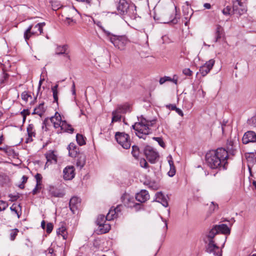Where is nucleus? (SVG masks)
<instances>
[{
	"instance_id": "36",
	"label": "nucleus",
	"mask_w": 256,
	"mask_h": 256,
	"mask_svg": "<svg viewBox=\"0 0 256 256\" xmlns=\"http://www.w3.org/2000/svg\"><path fill=\"white\" fill-rule=\"evenodd\" d=\"M39 112V116L41 117L46 111L44 107V102L40 104L38 107L36 108Z\"/></svg>"
},
{
	"instance_id": "17",
	"label": "nucleus",
	"mask_w": 256,
	"mask_h": 256,
	"mask_svg": "<svg viewBox=\"0 0 256 256\" xmlns=\"http://www.w3.org/2000/svg\"><path fill=\"white\" fill-rule=\"evenodd\" d=\"M242 140L244 144L256 142V134L253 131H248L244 134Z\"/></svg>"
},
{
	"instance_id": "57",
	"label": "nucleus",
	"mask_w": 256,
	"mask_h": 256,
	"mask_svg": "<svg viewBox=\"0 0 256 256\" xmlns=\"http://www.w3.org/2000/svg\"><path fill=\"white\" fill-rule=\"evenodd\" d=\"M175 110L180 116H183V115H184L183 112L180 108H176Z\"/></svg>"
},
{
	"instance_id": "21",
	"label": "nucleus",
	"mask_w": 256,
	"mask_h": 256,
	"mask_svg": "<svg viewBox=\"0 0 256 256\" xmlns=\"http://www.w3.org/2000/svg\"><path fill=\"white\" fill-rule=\"evenodd\" d=\"M50 122L53 124L54 126L56 128H61L62 118L59 114L56 112L54 116H52L50 118Z\"/></svg>"
},
{
	"instance_id": "7",
	"label": "nucleus",
	"mask_w": 256,
	"mask_h": 256,
	"mask_svg": "<svg viewBox=\"0 0 256 256\" xmlns=\"http://www.w3.org/2000/svg\"><path fill=\"white\" fill-rule=\"evenodd\" d=\"M115 138L117 142L125 149L130 148L131 144L130 136L128 134L121 132H116L115 134Z\"/></svg>"
},
{
	"instance_id": "48",
	"label": "nucleus",
	"mask_w": 256,
	"mask_h": 256,
	"mask_svg": "<svg viewBox=\"0 0 256 256\" xmlns=\"http://www.w3.org/2000/svg\"><path fill=\"white\" fill-rule=\"evenodd\" d=\"M40 186L41 185H37V184H36L34 188L32 191V193L34 195L36 194L38 192V191L41 188Z\"/></svg>"
},
{
	"instance_id": "10",
	"label": "nucleus",
	"mask_w": 256,
	"mask_h": 256,
	"mask_svg": "<svg viewBox=\"0 0 256 256\" xmlns=\"http://www.w3.org/2000/svg\"><path fill=\"white\" fill-rule=\"evenodd\" d=\"M233 12L241 16L247 11V8L242 0H236L233 3Z\"/></svg>"
},
{
	"instance_id": "35",
	"label": "nucleus",
	"mask_w": 256,
	"mask_h": 256,
	"mask_svg": "<svg viewBox=\"0 0 256 256\" xmlns=\"http://www.w3.org/2000/svg\"><path fill=\"white\" fill-rule=\"evenodd\" d=\"M76 140L80 146H83L86 144V142L84 136L80 134H77L76 136Z\"/></svg>"
},
{
	"instance_id": "62",
	"label": "nucleus",
	"mask_w": 256,
	"mask_h": 256,
	"mask_svg": "<svg viewBox=\"0 0 256 256\" xmlns=\"http://www.w3.org/2000/svg\"><path fill=\"white\" fill-rule=\"evenodd\" d=\"M41 227L43 228V229H45L46 228V223H45V222L44 220H42L41 222Z\"/></svg>"
},
{
	"instance_id": "5",
	"label": "nucleus",
	"mask_w": 256,
	"mask_h": 256,
	"mask_svg": "<svg viewBox=\"0 0 256 256\" xmlns=\"http://www.w3.org/2000/svg\"><path fill=\"white\" fill-rule=\"evenodd\" d=\"M179 16L177 14L176 6H174V8L172 10H164L160 18V20L161 23L168 24L172 22L176 24L178 22V19Z\"/></svg>"
},
{
	"instance_id": "40",
	"label": "nucleus",
	"mask_w": 256,
	"mask_h": 256,
	"mask_svg": "<svg viewBox=\"0 0 256 256\" xmlns=\"http://www.w3.org/2000/svg\"><path fill=\"white\" fill-rule=\"evenodd\" d=\"M21 96H22V98L26 102H27L28 100V98H32L30 94H28V92L26 91L22 92V94H21Z\"/></svg>"
},
{
	"instance_id": "50",
	"label": "nucleus",
	"mask_w": 256,
	"mask_h": 256,
	"mask_svg": "<svg viewBox=\"0 0 256 256\" xmlns=\"http://www.w3.org/2000/svg\"><path fill=\"white\" fill-rule=\"evenodd\" d=\"M250 123L253 126H256V116H254L250 120Z\"/></svg>"
},
{
	"instance_id": "32",
	"label": "nucleus",
	"mask_w": 256,
	"mask_h": 256,
	"mask_svg": "<svg viewBox=\"0 0 256 256\" xmlns=\"http://www.w3.org/2000/svg\"><path fill=\"white\" fill-rule=\"evenodd\" d=\"M86 164V156L84 155H80L76 162V166L82 168Z\"/></svg>"
},
{
	"instance_id": "43",
	"label": "nucleus",
	"mask_w": 256,
	"mask_h": 256,
	"mask_svg": "<svg viewBox=\"0 0 256 256\" xmlns=\"http://www.w3.org/2000/svg\"><path fill=\"white\" fill-rule=\"evenodd\" d=\"M140 166L142 168H148V164L147 162L144 158H142L140 160Z\"/></svg>"
},
{
	"instance_id": "34",
	"label": "nucleus",
	"mask_w": 256,
	"mask_h": 256,
	"mask_svg": "<svg viewBox=\"0 0 256 256\" xmlns=\"http://www.w3.org/2000/svg\"><path fill=\"white\" fill-rule=\"evenodd\" d=\"M132 154L135 158L137 159L138 158L140 154V150L138 146H132Z\"/></svg>"
},
{
	"instance_id": "44",
	"label": "nucleus",
	"mask_w": 256,
	"mask_h": 256,
	"mask_svg": "<svg viewBox=\"0 0 256 256\" xmlns=\"http://www.w3.org/2000/svg\"><path fill=\"white\" fill-rule=\"evenodd\" d=\"M53 230V224L50 223H48L46 226V232L48 234H50Z\"/></svg>"
},
{
	"instance_id": "18",
	"label": "nucleus",
	"mask_w": 256,
	"mask_h": 256,
	"mask_svg": "<svg viewBox=\"0 0 256 256\" xmlns=\"http://www.w3.org/2000/svg\"><path fill=\"white\" fill-rule=\"evenodd\" d=\"M80 200L76 196H73L70 200L69 206L70 210L73 214H75L80 206Z\"/></svg>"
},
{
	"instance_id": "60",
	"label": "nucleus",
	"mask_w": 256,
	"mask_h": 256,
	"mask_svg": "<svg viewBox=\"0 0 256 256\" xmlns=\"http://www.w3.org/2000/svg\"><path fill=\"white\" fill-rule=\"evenodd\" d=\"M28 178L26 176H23L22 177V183L24 184L27 182Z\"/></svg>"
},
{
	"instance_id": "30",
	"label": "nucleus",
	"mask_w": 256,
	"mask_h": 256,
	"mask_svg": "<svg viewBox=\"0 0 256 256\" xmlns=\"http://www.w3.org/2000/svg\"><path fill=\"white\" fill-rule=\"evenodd\" d=\"M58 84H56L54 86L52 87V96L54 98V102L58 104Z\"/></svg>"
},
{
	"instance_id": "37",
	"label": "nucleus",
	"mask_w": 256,
	"mask_h": 256,
	"mask_svg": "<svg viewBox=\"0 0 256 256\" xmlns=\"http://www.w3.org/2000/svg\"><path fill=\"white\" fill-rule=\"evenodd\" d=\"M18 230L17 228L12 230L10 233V238L11 240H14L18 235Z\"/></svg>"
},
{
	"instance_id": "3",
	"label": "nucleus",
	"mask_w": 256,
	"mask_h": 256,
	"mask_svg": "<svg viewBox=\"0 0 256 256\" xmlns=\"http://www.w3.org/2000/svg\"><path fill=\"white\" fill-rule=\"evenodd\" d=\"M103 31L106 35V39L120 50H124L126 45L130 42L127 36L125 35H115L104 29Z\"/></svg>"
},
{
	"instance_id": "39",
	"label": "nucleus",
	"mask_w": 256,
	"mask_h": 256,
	"mask_svg": "<svg viewBox=\"0 0 256 256\" xmlns=\"http://www.w3.org/2000/svg\"><path fill=\"white\" fill-rule=\"evenodd\" d=\"M153 139L158 142L160 146L162 148H164L166 145L162 139L161 138L159 137H154Z\"/></svg>"
},
{
	"instance_id": "38",
	"label": "nucleus",
	"mask_w": 256,
	"mask_h": 256,
	"mask_svg": "<svg viewBox=\"0 0 256 256\" xmlns=\"http://www.w3.org/2000/svg\"><path fill=\"white\" fill-rule=\"evenodd\" d=\"M34 126L32 124H30L27 128V132L29 137H32L34 136L33 132Z\"/></svg>"
},
{
	"instance_id": "8",
	"label": "nucleus",
	"mask_w": 256,
	"mask_h": 256,
	"mask_svg": "<svg viewBox=\"0 0 256 256\" xmlns=\"http://www.w3.org/2000/svg\"><path fill=\"white\" fill-rule=\"evenodd\" d=\"M130 110V106L126 104L118 106L117 108L112 112V123L120 122L121 120L122 114H125Z\"/></svg>"
},
{
	"instance_id": "45",
	"label": "nucleus",
	"mask_w": 256,
	"mask_h": 256,
	"mask_svg": "<svg viewBox=\"0 0 256 256\" xmlns=\"http://www.w3.org/2000/svg\"><path fill=\"white\" fill-rule=\"evenodd\" d=\"M231 10V8L230 6H227L226 8L223 9L222 10V12L224 15L228 16L230 14V11Z\"/></svg>"
},
{
	"instance_id": "47",
	"label": "nucleus",
	"mask_w": 256,
	"mask_h": 256,
	"mask_svg": "<svg viewBox=\"0 0 256 256\" xmlns=\"http://www.w3.org/2000/svg\"><path fill=\"white\" fill-rule=\"evenodd\" d=\"M49 122H50V120L48 118H46L43 122L42 128L44 129V127H45V130H47L46 126L48 125Z\"/></svg>"
},
{
	"instance_id": "22",
	"label": "nucleus",
	"mask_w": 256,
	"mask_h": 256,
	"mask_svg": "<svg viewBox=\"0 0 256 256\" xmlns=\"http://www.w3.org/2000/svg\"><path fill=\"white\" fill-rule=\"evenodd\" d=\"M156 201L161 203L164 207H167L168 205L166 196L162 192H158L156 194Z\"/></svg>"
},
{
	"instance_id": "46",
	"label": "nucleus",
	"mask_w": 256,
	"mask_h": 256,
	"mask_svg": "<svg viewBox=\"0 0 256 256\" xmlns=\"http://www.w3.org/2000/svg\"><path fill=\"white\" fill-rule=\"evenodd\" d=\"M182 73L186 76H191L192 72L190 68H184L182 70Z\"/></svg>"
},
{
	"instance_id": "16",
	"label": "nucleus",
	"mask_w": 256,
	"mask_h": 256,
	"mask_svg": "<svg viewBox=\"0 0 256 256\" xmlns=\"http://www.w3.org/2000/svg\"><path fill=\"white\" fill-rule=\"evenodd\" d=\"M68 44L57 45L56 48V54L64 55L68 60H70V58L68 54Z\"/></svg>"
},
{
	"instance_id": "27",
	"label": "nucleus",
	"mask_w": 256,
	"mask_h": 256,
	"mask_svg": "<svg viewBox=\"0 0 256 256\" xmlns=\"http://www.w3.org/2000/svg\"><path fill=\"white\" fill-rule=\"evenodd\" d=\"M61 130L64 132L72 133L74 129L72 128L71 126L68 124L66 121L62 120L61 122Z\"/></svg>"
},
{
	"instance_id": "1",
	"label": "nucleus",
	"mask_w": 256,
	"mask_h": 256,
	"mask_svg": "<svg viewBox=\"0 0 256 256\" xmlns=\"http://www.w3.org/2000/svg\"><path fill=\"white\" fill-rule=\"evenodd\" d=\"M228 152L224 148H218L206 153V160L208 166L212 169L226 168Z\"/></svg>"
},
{
	"instance_id": "33",
	"label": "nucleus",
	"mask_w": 256,
	"mask_h": 256,
	"mask_svg": "<svg viewBox=\"0 0 256 256\" xmlns=\"http://www.w3.org/2000/svg\"><path fill=\"white\" fill-rule=\"evenodd\" d=\"M106 216H105L104 215L100 214L99 215L97 218L96 223L97 225L98 226H102V224H104L106 222V220H108L106 218Z\"/></svg>"
},
{
	"instance_id": "59",
	"label": "nucleus",
	"mask_w": 256,
	"mask_h": 256,
	"mask_svg": "<svg viewBox=\"0 0 256 256\" xmlns=\"http://www.w3.org/2000/svg\"><path fill=\"white\" fill-rule=\"evenodd\" d=\"M204 6L206 9H210L211 8V5L209 3H205L204 4Z\"/></svg>"
},
{
	"instance_id": "54",
	"label": "nucleus",
	"mask_w": 256,
	"mask_h": 256,
	"mask_svg": "<svg viewBox=\"0 0 256 256\" xmlns=\"http://www.w3.org/2000/svg\"><path fill=\"white\" fill-rule=\"evenodd\" d=\"M66 229L64 228H59L57 230V233L58 234H64L65 233Z\"/></svg>"
},
{
	"instance_id": "63",
	"label": "nucleus",
	"mask_w": 256,
	"mask_h": 256,
	"mask_svg": "<svg viewBox=\"0 0 256 256\" xmlns=\"http://www.w3.org/2000/svg\"><path fill=\"white\" fill-rule=\"evenodd\" d=\"M39 112L38 111V110L36 109V108L34 110V112H32V114H38L39 115Z\"/></svg>"
},
{
	"instance_id": "13",
	"label": "nucleus",
	"mask_w": 256,
	"mask_h": 256,
	"mask_svg": "<svg viewBox=\"0 0 256 256\" xmlns=\"http://www.w3.org/2000/svg\"><path fill=\"white\" fill-rule=\"evenodd\" d=\"M75 168L72 166H68L63 170V178L65 180H72L75 176Z\"/></svg>"
},
{
	"instance_id": "23",
	"label": "nucleus",
	"mask_w": 256,
	"mask_h": 256,
	"mask_svg": "<svg viewBox=\"0 0 256 256\" xmlns=\"http://www.w3.org/2000/svg\"><path fill=\"white\" fill-rule=\"evenodd\" d=\"M68 154L72 158L76 156L78 151V148H77L76 146L74 143H70L68 145Z\"/></svg>"
},
{
	"instance_id": "11",
	"label": "nucleus",
	"mask_w": 256,
	"mask_h": 256,
	"mask_svg": "<svg viewBox=\"0 0 256 256\" xmlns=\"http://www.w3.org/2000/svg\"><path fill=\"white\" fill-rule=\"evenodd\" d=\"M206 252L212 254L214 256H222V250L214 242H208L206 246Z\"/></svg>"
},
{
	"instance_id": "51",
	"label": "nucleus",
	"mask_w": 256,
	"mask_h": 256,
	"mask_svg": "<svg viewBox=\"0 0 256 256\" xmlns=\"http://www.w3.org/2000/svg\"><path fill=\"white\" fill-rule=\"evenodd\" d=\"M10 209L12 212H14L17 214L18 218H20V215L18 214L16 206H14V204L12 205V206L10 208Z\"/></svg>"
},
{
	"instance_id": "15",
	"label": "nucleus",
	"mask_w": 256,
	"mask_h": 256,
	"mask_svg": "<svg viewBox=\"0 0 256 256\" xmlns=\"http://www.w3.org/2000/svg\"><path fill=\"white\" fill-rule=\"evenodd\" d=\"M122 205H118L116 208H111L106 215V218L108 220H111L115 218H116L118 216L119 213H120L122 210Z\"/></svg>"
},
{
	"instance_id": "4",
	"label": "nucleus",
	"mask_w": 256,
	"mask_h": 256,
	"mask_svg": "<svg viewBox=\"0 0 256 256\" xmlns=\"http://www.w3.org/2000/svg\"><path fill=\"white\" fill-rule=\"evenodd\" d=\"M116 9L119 14H127L132 19H136V6L129 4L126 0H120Z\"/></svg>"
},
{
	"instance_id": "24",
	"label": "nucleus",
	"mask_w": 256,
	"mask_h": 256,
	"mask_svg": "<svg viewBox=\"0 0 256 256\" xmlns=\"http://www.w3.org/2000/svg\"><path fill=\"white\" fill-rule=\"evenodd\" d=\"M46 157L47 160V162H46V166L48 163H52V162L54 161V163L57 162L56 156L54 154V152L52 151H49L46 154Z\"/></svg>"
},
{
	"instance_id": "12",
	"label": "nucleus",
	"mask_w": 256,
	"mask_h": 256,
	"mask_svg": "<svg viewBox=\"0 0 256 256\" xmlns=\"http://www.w3.org/2000/svg\"><path fill=\"white\" fill-rule=\"evenodd\" d=\"M215 61L214 59H211L206 62L200 68V72L203 76H206L212 68Z\"/></svg>"
},
{
	"instance_id": "29",
	"label": "nucleus",
	"mask_w": 256,
	"mask_h": 256,
	"mask_svg": "<svg viewBox=\"0 0 256 256\" xmlns=\"http://www.w3.org/2000/svg\"><path fill=\"white\" fill-rule=\"evenodd\" d=\"M218 230L214 226L208 233V234L206 236L208 242H210L211 241L212 242H214L213 240V238H214L216 234H218Z\"/></svg>"
},
{
	"instance_id": "28",
	"label": "nucleus",
	"mask_w": 256,
	"mask_h": 256,
	"mask_svg": "<svg viewBox=\"0 0 256 256\" xmlns=\"http://www.w3.org/2000/svg\"><path fill=\"white\" fill-rule=\"evenodd\" d=\"M236 144V142H234L232 140H228L227 142V148L229 152L232 153V155L234 154Z\"/></svg>"
},
{
	"instance_id": "41",
	"label": "nucleus",
	"mask_w": 256,
	"mask_h": 256,
	"mask_svg": "<svg viewBox=\"0 0 256 256\" xmlns=\"http://www.w3.org/2000/svg\"><path fill=\"white\" fill-rule=\"evenodd\" d=\"M8 206V204L6 202L0 200V211H3Z\"/></svg>"
},
{
	"instance_id": "64",
	"label": "nucleus",
	"mask_w": 256,
	"mask_h": 256,
	"mask_svg": "<svg viewBox=\"0 0 256 256\" xmlns=\"http://www.w3.org/2000/svg\"><path fill=\"white\" fill-rule=\"evenodd\" d=\"M252 183V184L254 186L255 188L256 189V180H253Z\"/></svg>"
},
{
	"instance_id": "6",
	"label": "nucleus",
	"mask_w": 256,
	"mask_h": 256,
	"mask_svg": "<svg viewBox=\"0 0 256 256\" xmlns=\"http://www.w3.org/2000/svg\"><path fill=\"white\" fill-rule=\"evenodd\" d=\"M45 22L38 23L33 27L32 25H30L25 30L24 34V36L26 41L28 40L32 36H39L42 32L43 27L45 26Z\"/></svg>"
},
{
	"instance_id": "56",
	"label": "nucleus",
	"mask_w": 256,
	"mask_h": 256,
	"mask_svg": "<svg viewBox=\"0 0 256 256\" xmlns=\"http://www.w3.org/2000/svg\"><path fill=\"white\" fill-rule=\"evenodd\" d=\"M20 114L22 115H23V114H26V115H30V112L29 111V110L28 109H25V110H24L21 112H20Z\"/></svg>"
},
{
	"instance_id": "53",
	"label": "nucleus",
	"mask_w": 256,
	"mask_h": 256,
	"mask_svg": "<svg viewBox=\"0 0 256 256\" xmlns=\"http://www.w3.org/2000/svg\"><path fill=\"white\" fill-rule=\"evenodd\" d=\"M166 107L172 110H175L176 108V106L175 104H170L168 105H167Z\"/></svg>"
},
{
	"instance_id": "9",
	"label": "nucleus",
	"mask_w": 256,
	"mask_h": 256,
	"mask_svg": "<svg viewBox=\"0 0 256 256\" xmlns=\"http://www.w3.org/2000/svg\"><path fill=\"white\" fill-rule=\"evenodd\" d=\"M144 152L148 160L152 164L155 163L159 156L158 152L149 146L145 148Z\"/></svg>"
},
{
	"instance_id": "14",
	"label": "nucleus",
	"mask_w": 256,
	"mask_h": 256,
	"mask_svg": "<svg viewBox=\"0 0 256 256\" xmlns=\"http://www.w3.org/2000/svg\"><path fill=\"white\" fill-rule=\"evenodd\" d=\"M48 192L49 195L56 198H62L65 194L62 190L53 186H48Z\"/></svg>"
},
{
	"instance_id": "2",
	"label": "nucleus",
	"mask_w": 256,
	"mask_h": 256,
	"mask_svg": "<svg viewBox=\"0 0 256 256\" xmlns=\"http://www.w3.org/2000/svg\"><path fill=\"white\" fill-rule=\"evenodd\" d=\"M156 120H147L145 118L142 120L140 122H136L132 126L135 130L136 135L140 138L145 140L147 135L152 132L149 126H152L155 123Z\"/></svg>"
},
{
	"instance_id": "58",
	"label": "nucleus",
	"mask_w": 256,
	"mask_h": 256,
	"mask_svg": "<svg viewBox=\"0 0 256 256\" xmlns=\"http://www.w3.org/2000/svg\"><path fill=\"white\" fill-rule=\"evenodd\" d=\"M166 82V78H165V76L163 77V78H161L160 80V84H164Z\"/></svg>"
},
{
	"instance_id": "25",
	"label": "nucleus",
	"mask_w": 256,
	"mask_h": 256,
	"mask_svg": "<svg viewBox=\"0 0 256 256\" xmlns=\"http://www.w3.org/2000/svg\"><path fill=\"white\" fill-rule=\"evenodd\" d=\"M218 230V232H221L223 234H230V230L228 226L225 224H222L218 226H214Z\"/></svg>"
},
{
	"instance_id": "61",
	"label": "nucleus",
	"mask_w": 256,
	"mask_h": 256,
	"mask_svg": "<svg viewBox=\"0 0 256 256\" xmlns=\"http://www.w3.org/2000/svg\"><path fill=\"white\" fill-rule=\"evenodd\" d=\"M172 79V81L173 82H174L175 84H177V82H178V78H177V76L174 75V78Z\"/></svg>"
},
{
	"instance_id": "31",
	"label": "nucleus",
	"mask_w": 256,
	"mask_h": 256,
	"mask_svg": "<svg viewBox=\"0 0 256 256\" xmlns=\"http://www.w3.org/2000/svg\"><path fill=\"white\" fill-rule=\"evenodd\" d=\"M100 232L101 234H105L108 232L110 229V225L106 222L102 224V226H99Z\"/></svg>"
},
{
	"instance_id": "19",
	"label": "nucleus",
	"mask_w": 256,
	"mask_h": 256,
	"mask_svg": "<svg viewBox=\"0 0 256 256\" xmlns=\"http://www.w3.org/2000/svg\"><path fill=\"white\" fill-rule=\"evenodd\" d=\"M149 198L150 195L148 192L145 190H142L140 192L137 193L136 196V200L140 202H144Z\"/></svg>"
},
{
	"instance_id": "20",
	"label": "nucleus",
	"mask_w": 256,
	"mask_h": 256,
	"mask_svg": "<svg viewBox=\"0 0 256 256\" xmlns=\"http://www.w3.org/2000/svg\"><path fill=\"white\" fill-rule=\"evenodd\" d=\"M224 36V28L220 25H217L216 27V32L214 33V42H216L219 41Z\"/></svg>"
},
{
	"instance_id": "52",
	"label": "nucleus",
	"mask_w": 256,
	"mask_h": 256,
	"mask_svg": "<svg viewBox=\"0 0 256 256\" xmlns=\"http://www.w3.org/2000/svg\"><path fill=\"white\" fill-rule=\"evenodd\" d=\"M9 197L10 198V200L12 202L18 200V198H19V196L18 195H12V194H10L9 195Z\"/></svg>"
},
{
	"instance_id": "26",
	"label": "nucleus",
	"mask_w": 256,
	"mask_h": 256,
	"mask_svg": "<svg viewBox=\"0 0 256 256\" xmlns=\"http://www.w3.org/2000/svg\"><path fill=\"white\" fill-rule=\"evenodd\" d=\"M168 162L170 164V170L168 174L170 176L172 177L176 174V168L171 156H168Z\"/></svg>"
},
{
	"instance_id": "49",
	"label": "nucleus",
	"mask_w": 256,
	"mask_h": 256,
	"mask_svg": "<svg viewBox=\"0 0 256 256\" xmlns=\"http://www.w3.org/2000/svg\"><path fill=\"white\" fill-rule=\"evenodd\" d=\"M44 80V79H40L39 81V83H38V92H37V94L36 96L34 98V99L36 100V98H37V96L38 94V92L40 90V88H41V86L42 84V83L43 82V81Z\"/></svg>"
},
{
	"instance_id": "42",
	"label": "nucleus",
	"mask_w": 256,
	"mask_h": 256,
	"mask_svg": "<svg viewBox=\"0 0 256 256\" xmlns=\"http://www.w3.org/2000/svg\"><path fill=\"white\" fill-rule=\"evenodd\" d=\"M37 185L42 184V176L40 174L37 173L35 176Z\"/></svg>"
},
{
	"instance_id": "55",
	"label": "nucleus",
	"mask_w": 256,
	"mask_h": 256,
	"mask_svg": "<svg viewBox=\"0 0 256 256\" xmlns=\"http://www.w3.org/2000/svg\"><path fill=\"white\" fill-rule=\"evenodd\" d=\"M78 2H82L85 3L86 4L90 6L92 3V0H76Z\"/></svg>"
}]
</instances>
